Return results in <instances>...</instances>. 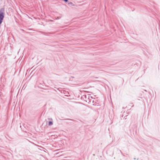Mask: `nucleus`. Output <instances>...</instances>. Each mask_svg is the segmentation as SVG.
I'll list each match as a JSON object with an SVG mask.
<instances>
[{
    "instance_id": "obj_1",
    "label": "nucleus",
    "mask_w": 160,
    "mask_h": 160,
    "mask_svg": "<svg viewBox=\"0 0 160 160\" xmlns=\"http://www.w3.org/2000/svg\"><path fill=\"white\" fill-rule=\"evenodd\" d=\"M4 9L1 8L0 10V24L2 23L4 18Z\"/></svg>"
},
{
    "instance_id": "obj_2",
    "label": "nucleus",
    "mask_w": 160,
    "mask_h": 160,
    "mask_svg": "<svg viewBox=\"0 0 160 160\" xmlns=\"http://www.w3.org/2000/svg\"><path fill=\"white\" fill-rule=\"evenodd\" d=\"M53 122L52 121H50L48 122V125L51 126L53 125Z\"/></svg>"
},
{
    "instance_id": "obj_3",
    "label": "nucleus",
    "mask_w": 160,
    "mask_h": 160,
    "mask_svg": "<svg viewBox=\"0 0 160 160\" xmlns=\"http://www.w3.org/2000/svg\"><path fill=\"white\" fill-rule=\"evenodd\" d=\"M68 4H69V5H71V6H75V5L73 4L72 2H69L68 3Z\"/></svg>"
},
{
    "instance_id": "obj_4",
    "label": "nucleus",
    "mask_w": 160,
    "mask_h": 160,
    "mask_svg": "<svg viewBox=\"0 0 160 160\" xmlns=\"http://www.w3.org/2000/svg\"><path fill=\"white\" fill-rule=\"evenodd\" d=\"M63 1H64L65 2H67L68 1V0H63Z\"/></svg>"
},
{
    "instance_id": "obj_5",
    "label": "nucleus",
    "mask_w": 160,
    "mask_h": 160,
    "mask_svg": "<svg viewBox=\"0 0 160 160\" xmlns=\"http://www.w3.org/2000/svg\"><path fill=\"white\" fill-rule=\"evenodd\" d=\"M66 120H71V121H73V119H66Z\"/></svg>"
},
{
    "instance_id": "obj_6",
    "label": "nucleus",
    "mask_w": 160,
    "mask_h": 160,
    "mask_svg": "<svg viewBox=\"0 0 160 160\" xmlns=\"http://www.w3.org/2000/svg\"><path fill=\"white\" fill-rule=\"evenodd\" d=\"M48 119H49V120L51 119L52 120V118H51V119H50V118H48Z\"/></svg>"
},
{
    "instance_id": "obj_7",
    "label": "nucleus",
    "mask_w": 160,
    "mask_h": 160,
    "mask_svg": "<svg viewBox=\"0 0 160 160\" xmlns=\"http://www.w3.org/2000/svg\"><path fill=\"white\" fill-rule=\"evenodd\" d=\"M93 105H96V104H95V103L93 104Z\"/></svg>"
},
{
    "instance_id": "obj_8",
    "label": "nucleus",
    "mask_w": 160,
    "mask_h": 160,
    "mask_svg": "<svg viewBox=\"0 0 160 160\" xmlns=\"http://www.w3.org/2000/svg\"><path fill=\"white\" fill-rule=\"evenodd\" d=\"M119 151H120V152H121V153H122L121 151L120 150Z\"/></svg>"
},
{
    "instance_id": "obj_9",
    "label": "nucleus",
    "mask_w": 160,
    "mask_h": 160,
    "mask_svg": "<svg viewBox=\"0 0 160 160\" xmlns=\"http://www.w3.org/2000/svg\"><path fill=\"white\" fill-rule=\"evenodd\" d=\"M60 18H59L58 17V19H59Z\"/></svg>"
}]
</instances>
